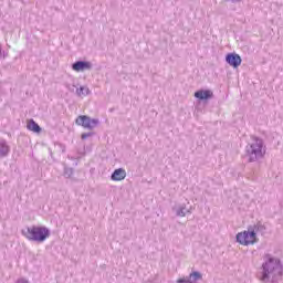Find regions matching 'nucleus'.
<instances>
[{"mask_svg":"<svg viewBox=\"0 0 283 283\" xmlns=\"http://www.w3.org/2000/svg\"><path fill=\"white\" fill-rule=\"evenodd\" d=\"M279 275H282V264H280V261L277 259H270L268 262L263 264V275L261 280H269L272 277H277Z\"/></svg>","mask_w":283,"mask_h":283,"instance_id":"obj_1","label":"nucleus"},{"mask_svg":"<svg viewBox=\"0 0 283 283\" xmlns=\"http://www.w3.org/2000/svg\"><path fill=\"white\" fill-rule=\"evenodd\" d=\"M24 235L28 240H33L34 242H45L50 238V230L45 227L33 226L27 229Z\"/></svg>","mask_w":283,"mask_h":283,"instance_id":"obj_2","label":"nucleus"},{"mask_svg":"<svg viewBox=\"0 0 283 283\" xmlns=\"http://www.w3.org/2000/svg\"><path fill=\"white\" fill-rule=\"evenodd\" d=\"M237 241L243 247H249V244L258 242V237L254 231H243L237 234Z\"/></svg>","mask_w":283,"mask_h":283,"instance_id":"obj_3","label":"nucleus"},{"mask_svg":"<svg viewBox=\"0 0 283 283\" xmlns=\"http://www.w3.org/2000/svg\"><path fill=\"white\" fill-rule=\"evenodd\" d=\"M75 125L84 127V129H94L98 125V119H92L87 115H80L75 119Z\"/></svg>","mask_w":283,"mask_h":283,"instance_id":"obj_4","label":"nucleus"},{"mask_svg":"<svg viewBox=\"0 0 283 283\" xmlns=\"http://www.w3.org/2000/svg\"><path fill=\"white\" fill-rule=\"evenodd\" d=\"M249 154L255 156V158H262L264 156L262 139L253 138L252 144L250 145Z\"/></svg>","mask_w":283,"mask_h":283,"instance_id":"obj_5","label":"nucleus"},{"mask_svg":"<svg viewBox=\"0 0 283 283\" xmlns=\"http://www.w3.org/2000/svg\"><path fill=\"white\" fill-rule=\"evenodd\" d=\"M227 63L231 65L232 67H240L242 65V57L235 53H230L226 57Z\"/></svg>","mask_w":283,"mask_h":283,"instance_id":"obj_6","label":"nucleus"},{"mask_svg":"<svg viewBox=\"0 0 283 283\" xmlns=\"http://www.w3.org/2000/svg\"><path fill=\"white\" fill-rule=\"evenodd\" d=\"M92 64L90 62H83V61H78L75 62L72 65V69L74 70V72H85V70H91Z\"/></svg>","mask_w":283,"mask_h":283,"instance_id":"obj_7","label":"nucleus"},{"mask_svg":"<svg viewBox=\"0 0 283 283\" xmlns=\"http://www.w3.org/2000/svg\"><path fill=\"white\" fill-rule=\"evenodd\" d=\"M112 180H114L115 182H118L120 180H125V178H127V171H125V169L119 168L116 169L113 175H112Z\"/></svg>","mask_w":283,"mask_h":283,"instance_id":"obj_8","label":"nucleus"},{"mask_svg":"<svg viewBox=\"0 0 283 283\" xmlns=\"http://www.w3.org/2000/svg\"><path fill=\"white\" fill-rule=\"evenodd\" d=\"M213 92L207 90V91H197L195 93V97L199 98V101H207L208 98H212Z\"/></svg>","mask_w":283,"mask_h":283,"instance_id":"obj_9","label":"nucleus"},{"mask_svg":"<svg viewBox=\"0 0 283 283\" xmlns=\"http://www.w3.org/2000/svg\"><path fill=\"white\" fill-rule=\"evenodd\" d=\"M27 128L29 132H33L34 134H41V126H39L34 119H29L27 122Z\"/></svg>","mask_w":283,"mask_h":283,"instance_id":"obj_10","label":"nucleus"},{"mask_svg":"<svg viewBox=\"0 0 283 283\" xmlns=\"http://www.w3.org/2000/svg\"><path fill=\"white\" fill-rule=\"evenodd\" d=\"M8 154H10V146L6 142H0V158L6 157Z\"/></svg>","mask_w":283,"mask_h":283,"instance_id":"obj_11","label":"nucleus"},{"mask_svg":"<svg viewBox=\"0 0 283 283\" xmlns=\"http://www.w3.org/2000/svg\"><path fill=\"white\" fill-rule=\"evenodd\" d=\"M189 280H190L191 283L198 282V280H202V274H200V272H192L189 275Z\"/></svg>","mask_w":283,"mask_h":283,"instance_id":"obj_12","label":"nucleus"},{"mask_svg":"<svg viewBox=\"0 0 283 283\" xmlns=\"http://www.w3.org/2000/svg\"><path fill=\"white\" fill-rule=\"evenodd\" d=\"M192 281H190L189 279H179L177 280V283H191Z\"/></svg>","mask_w":283,"mask_h":283,"instance_id":"obj_13","label":"nucleus"},{"mask_svg":"<svg viewBox=\"0 0 283 283\" xmlns=\"http://www.w3.org/2000/svg\"><path fill=\"white\" fill-rule=\"evenodd\" d=\"M90 136H92V133L82 134V140H85V138H90Z\"/></svg>","mask_w":283,"mask_h":283,"instance_id":"obj_14","label":"nucleus"}]
</instances>
